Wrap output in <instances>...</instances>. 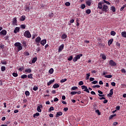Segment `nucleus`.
I'll list each match as a JSON object with an SVG mask.
<instances>
[{"instance_id": "26", "label": "nucleus", "mask_w": 126, "mask_h": 126, "mask_svg": "<svg viewBox=\"0 0 126 126\" xmlns=\"http://www.w3.org/2000/svg\"><path fill=\"white\" fill-rule=\"evenodd\" d=\"M37 62V57H34L32 60V63H35Z\"/></svg>"}, {"instance_id": "7", "label": "nucleus", "mask_w": 126, "mask_h": 126, "mask_svg": "<svg viewBox=\"0 0 126 126\" xmlns=\"http://www.w3.org/2000/svg\"><path fill=\"white\" fill-rule=\"evenodd\" d=\"M7 34V32L5 31V30H3L0 32V35H5Z\"/></svg>"}, {"instance_id": "48", "label": "nucleus", "mask_w": 126, "mask_h": 126, "mask_svg": "<svg viewBox=\"0 0 126 126\" xmlns=\"http://www.w3.org/2000/svg\"><path fill=\"white\" fill-rule=\"evenodd\" d=\"M25 11H29L30 10V8L29 7H25Z\"/></svg>"}, {"instance_id": "3", "label": "nucleus", "mask_w": 126, "mask_h": 126, "mask_svg": "<svg viewBox=\"0 0 126 126\" xmlns=\"http://www.w3.org/2000/svg\"><path fill=\"white\" fill-rule=\"evenodd\" d=\"M109 10V7L106 5V4H104L103 5L102 8V11H103V12H107Z\"/></svg>"}, {"instance_id": "40", "label": "nucleus", "mask_w": 126, "mask_h": 126, "mask_svg": "<svg viewBox=\"0 0 126 126\" xmlns=\"http://www.w3.org/2000/svg\"><path fill=\"white\" fill-rule=\"evenodd\" d=\"M85 7H86V6H85V4H82L81 5V8L82 9H84V8H85Z\"/></svg>"}, {"instance_id": "41", "label": "nucleus", "mask_w": 126, "mask_h": 126, "mask_svg": "<svg viewBox=\"0 0 126 126\" xmlns=\"http://www.w3.org/2000/svg\"><path fill=\"white\" fill-rule=\"evenodd\" d=\"M67 79H62L61 81H60V82L61 83H63L64 82H65V81H67Z\"/></svg>"}, {"instance_id": "17", "label": "nucleus", "mask_w": 126, "mask_h": 126, "mask_svg": "<svg viewBox=\"0 0 126 126\" xmlns=\"http://www.w3.org/2000/svg\"><path fill=\"white\" fill-rule=\"evenodd\" d=\"M55 82V79L53 80H50L49 82L47 83V86H50L52 84V83H54Z\"/></svg>"}, {"instance_id": "53", "label": "nucleus", "mask_w": 126, "mask_h": 126, "mask_svg": "<svg viewBox=\"0 0 126 126\" xmlns=\"http://www.w3.org/2000/svg\"><path fill=\"white\" fill-rule=\"evenodd\" d=\"M65 5H66V6H69V5H70V2H65Z\"/></svg>"}, {"instance_id": "13", "label": "nucleus", "mask_w": 126, "mask_h": 126, "mask_svg": "<svg viewBox=\"0 0 126 126\" xmlns=\"http://www.w3.org/2000/svg\"><path fill=\"white\" fill-rule=\"evenodd\" d=\"M25 72H26L27 73H31L32 72V70L31 68H27L25 70Z\"/></svg>"}, {"instance_id": "22", "label": "nucleus", "mask_w": 126, "mask_h": 126, "mask_svg": "<svg viewBox=\"0 0 126 126\" xmlns=\"http://www.w3.org/2000/svg\"><path fill=\"white\" fill-rule=\"evenodd\" d=\"M61 38L62 39H66V38H67V35L65 33H63L62 34Z\"/></svg>"}, {"instance_id": "43", "label": "nucleus", "mask_w": 126, "mask_h": 126, "mask_svg": "<svg viewBox=\"0 0 126 126\" xmlns=\"http://www.w3.org/2000/svg\"><path fill=\"white\" fill-rule=\"evenodd\" d=\"M90 77V73H87V76L86 77V80H88V79H89Z\"/></svg>"}, {"instance_id": "42", "label": "nucleus", "mask_w": 126, "mask_h": 126, "mask_svg": "<svg viewBox=\"0 0 126 126\" xmlns=\"http://www.w3.org/2000/svg\"><path fill=\"white\" fill-rule=\"evenodd\" d=\"M86 13L87 14H90L91 13V10L88 9L86 11Z\"/></svg>"}, {"instance_id": "62", "label": "nucleus", "mask_w": 126, "mask_h": 126, "mask_svg": "<svg viewBox=\"0 0 126 126\" xmlns=\"http://www.w3.org/2000/svg\"><path fill=\"white\" fill-rule=\"evenodd\" d=\"M92 84H97L98 83V81H94L93 82H92Z\"/></svg>"}, {"instance_id": "45", "label": "nucleus", "mask_w": 126, "mask_h": 126, "mask_svg": "<svg viewBox=\"0 0 126 126\" xmlns=\"http://www.w3.org/2000/svg\"><path fill=\"white\" fill-rule=\"evenodd\" d=\"M93 88H96V87H97V88H100L101 86L99 85H96L93 86Z\"/></svg>"}, {"instance_id": "20", "label": "nucleus", "mask_w": 126, "mask_h": 126, "mask_svg": "<svg viewBox=\"0 0 126 126\" xmlns=\"http://www.w3.org/2000/svg\"><path fill=\"white\" fill-rule=\"evenodd\" d=\"M91 3H92V2L90 0H88L86 1V4H87V5H88V6H91Z\"/></svg>"}, {"instance_id": "56", "label": "nucleus", "mask_w": 126, "mask_h": 126, "mask_svg": "<svg viewBox=\"0 0 126 126\" xmlns=\"http://www.w3.org/2000/svg\"><path fill=\"white\" fill-rule=\"evenodd\" d=\"M104 3H106V4H108L109 5H110V4H111V3H110V2H109L108 1L104 0Z\"/></svg>"}, {"instance_id": "60", "label": "nucleus", "mask_w": 126, "mask_h": 126, "mask_svg": "<svg viewBox=\"0 0 126 126\" xmlns=\"http://www.w3.org/2000/svg\"><path fill=\"white\" fill-rule=\"evenodd\" d=\"M121 72H122V73H126V69H125L124 68L121 69Z\"/></svg>"}, {"instance_id": "64", "label": "nucleus", "mask_w": 126, "mask_h": 126, "mask_svg": "<svg viewBox=\"0 0 126 126\" xmlns=\"http://www.w3.org/2000/svg\"><path fill=\"white\" fill-rule=\"evenodd\" d=\"M24 70V67H20L19 68V70H20V71H22V70Z\"/></svg>"}, {"instance_id": "8", "label": "nucleus", "mask_w": 126, "mask_h": 126, "mask_svg": "<svg viewBox=\"0 0 126 126\" xmlns=\"http://www.w3.org/2000/svg\"><path fill=\"white\" fill-rule=\"evenodd\" d=\"M64 47V45H63V44H62L59 48V49H58V52L59 53H61V51L62 50H63V47Z\"/></svg>"}, {"instance_id": "63", "label": "nucleus", "mask_w": 126, "mask_h": 126, "mask_svg": "<svg viewBox=\"0 0 126 126\" xmlns=\"http://www.w3.org/2000/svg\"><path fill=\"white\" fill-rule=\"evenodd\" d=\"M111 85H112V86L115 87V86H116V83H115L114 82H111Z\"/></svg>"}, {"instance_id": "30", "label": "nucleus", "mask_w": 126, "mask_h": 126, "mask_svg": "<svg viewBox=\"0 0 126 126\" xmlns=\"http://www.w3.org/2000/svg\"><path fill=\"white\" fill-rule=\"evenodd\" d=\"M28 78H30V79H33V74H30L28 75Z\"/></svg>"}, {"instance_id": "6", "label": "nucleus", "mask_w": 126, "mask_h": 126, "mask_svg": "<svg viewBox=\"0 0 126 126\" xmlns=\"http://www.w3.org/2000/svg\"><path fill=\"white\" fill-rule=\"evenodd\" d=\"M104 2H99L97 4V6H98V8H99V9H102V8H103V5Z\"/></svg>"}, {"instance_id": "52", "label": "nucleus", "mask_w": 126, "mask_h": 126, "mask_svg": "<svg viewBox=\"0 0 126 126\" xmlns=\"http://www.w3.org/2000/svg\"><path fill=\"white\" fill-rule=\"evenodd\" d=\"M24 54L25 56H29V55H30V54H29V52L28 51L25 52Z\"/></svg>"}, {"instance_id": "11", "label": "nucleus", "mask_w": 126, "mask_h": 126, "mask_svg": "<svg viewBox=\"0 0 126 126\" xmlns=\"http://www.w3.org/2000/svg\"><path fill=\"white\" fill-rule=\"evenodd\" d=\"M46 43H47V40L46 39H43V40L40 41V44L42 46H45Z\"/></svg>"}, {"instance_id": "24", "label": "nucleus", "mask_w": 126, "mask_h": 126, "mask_svg": "<svg viewBox=\"0 0 126 126\" xmlns=\"http://www.w3.org/2000/svg\"><path fill=\"white\" fill-rule=\"evenodd\" d=\"M40 116V113L36 112L35 114H33V118H36V117H39Z\"/></svg>"}, {"instance_id": "55", "label": "nucleus", "mask_w": 126, "mask_h": 126, "mask_svg": "<svg viewBox=\"0 0 126 126\" xmlns=\"http://www.w3.org/2000/svg\"><path fill=\"white\" fill-rule=\"evenodd\" d=\"M122 88H126V84H122L121 85Z\"/></svg>"}, {"instance_id": "35", "label": "nucleus", "mask_w": 126, "mask_h": 126, "mask_svg": "<svg viewBox=\"0 0 126 126\" xmlns=\"http://www.w3.org/2000/svg\"><path fill=\"white\" fill-rule=\"evenodd\" d=\"M27 75L26 74L22 75L21 76V78H22L23 79H25V78H27Z\"/></svg>"}, {"instance_id": "23", "label": "nucleus", "mask_w": 126, "mask_h": 126, "mask_svg": "<svg viewBox=\"0 0 126 126\" xmlns=\"http://www.w3.org/2000/svg\"><path fill=\"white\" fill-rule=\"evenodd\" d=\"M1 63H2V64L6 65V64H7V62L5 61V60H1Z\"/></svg>"}, {"instance_id": "51", "label": "nucleus", "mask_w": 126, "mask_h": 126, "mask_svg": "<svg viewBox=\"0 0 126 126\" xmlns=\"http://www.w3.org/2000/svg\"><path fill=\"white\" fill-rule=\"evenodd\" d=\"M73 59V57H72V56H70L68 58V61H72Z\"/></svg>"}, {"instance_id": "9", "label": "nucleus", "mask_w": 126, "mask_h": 126, "mask_svg": "<svg viewBox=\"0 0 126 126\" xmlns=\"http://www.w3.org/2000/svg\"><path fill=\"white\" fill-rule=\"evenodd\" d=\"M20 30V28L16 27L14 30V33H15V34H16V33H18V32H19Z\"/></svg>"}, {"instance_id": "39", "label": "nucleus", "mask_w": 126, "mask_h": 126, "mask_svg": "<svg viewBox=\"0 0 126 126\" xmlns=\"http://www.w3.org/2000/svg\"><path fill=\"white\" fill-rule=\"evenodd\" d=\"M125 7H126V4L124 5L123 6H122L120 8V11H123V10H124V9H125Z\"/></svg>"}, {"instance_id": "21", "label": "nucleus", "mask_w": 126, "mask_h": 126, "mask_svg": "<svg viewBox=\"0 0 126 126\" xmlns=\"http://www.w3.org/2000/svg\"><path fill=\"white\" fill-rule=\"evenodd\" d=\"M100 56H101L102 60H104V61L107 59V57H106V56L104 54H101Z\"/></svg>"}, {"instance_id": "50", "label": "nucleus", "mask_w": 126, "mask_h": 126, "mask_svg": "<svg viewBox=\"0 0 126 126\" xmlns=\"http://www.w3.org/2000/svg\"><path fill=\"white\" fill-rule=\"evenodd\" d=\"M0 49H4V45L2 43L0 44Z\"/></svg>"}, {"instance_id": "25", "label": "nucleus", "mask_w": 126, "mask_h": 126, "mask_svg": "<svg viewBox=\"0 0 126 126\" xmlns=\"http://www.w3.org/2000/svg\"><path fill=\"white\" fill-rule=\"evenodd\" d=\"M116 116H117L116 114L110 115V116L109 118V120L113 119V118H114V117H116Z\"/></svg>"}, {"instance_id": "32", "label": "nucleus", "mask_w": 126, "mask_h": 126, "mask_svg": "<svg viewBox=\"0 0 126 126\" xmlns=\"http://www.w3.org/2000/svg\"><path fill=\"white\" fill-rule=\"evenodd\" d=\"M122 36H123L124 38H126V32H123L122 33Z\"/></svg>"}, {"instance_id": "1", "label": "nucleus", "mask_w": 126, "mask_h": 126, "mask_svg": "<svg viewBox=\"0 0 126 126\" xmlns=\"http://www.w3.org/2000/svg\"><path fill=\"white\" fill-rule=\"evenodd\" d=\"M15 47H17V50L18 52H20L21 50L23 49V47L21 45V43L20 42H16L14 44Z\"/></svg>"}, {"instance_id": "4", "label": "nucleus", "mask_w": 126, "mask_h": 126, "mask_svg": "<svg viewBox=\"0 0 126 126\" xmlns=\"http://www.w3.org/2000/svg\"><path fill=\"white\" fill-rule=\"evenodd\" d=\"M109 64L111 66H116L117 65V63L113 60L109 61Z\"/></svg>"}, {"instance_id": "34", "label": "nucleus", "mask_w": 126, "mask_h": 126, "mask_svg": "<svg viewBox=\"0 0 126 126\" xmlns=\"http://www.w3.org/2000/svg\"><path fill=\"white\" fill-rule=\"evenodd\" d=\"M110 34H111V36H115V35H116V32H115L114 31H112L110 32Z\"/></svg>"}, {"instance_id": "54", "label": "nucleus", "mask_w": 126, "mask_h": 126, "mask_svg": "<svg viewBox=\"0 0 126 126\" xmlns=\"http://www.w3.org/2000/svg\"><path fill=\"white\" fill-rule=\"evenodd\" d=\"M95 113H97V114L100 116V115H101V113H100V111H99V110H95Z\"/></svg>"}, {"instance_id": "5", "label": "nucleus", "mask_w": 126, "mask_h": 126, "mask_svg": "<svg viewBox=\"0 0 126 126\" xmlns=\"http://www.w3.org/2000/svg\"><path fill=\"white\" fill-rule=\"evenodd\" d=\"M17 18L15 17L13 19L12 25H13V26H17Z\"/></svg>"}, {"instance_id": "49", "label": "nucleus", "mask_w": 126, "mask_h": 126, "mask_svg": "<svg viewBox=\"0 0 126 126\" xmlns=\"http://www.w3.org/2000/svg\"><path fill=\"white\" fill-rule=\"evenodd\" d=\"M1 71H4L5 70V66H2L1 67Z\"/></svg>"}, {"instance_id": "59", "label": "nucleus", "mask_w": 126, "mask_h": 126, "mask_svg": "<svg viewBox=\"0 0 126 126\" xmlns=\"http://www.w3.org/2000/svg\"><path fill=\"white\" fill-rule=\"evenodd\" d=\"M21 27L22 29H25L26 26L25 25H21Z\"/></svg>"}, {"instance_id": "14", "label": "nucleus", "mask_w": 126, "mask_h": 126, "mask_svg": "<svg viewBox=\"0 0 126 126\" xmlns=\"http://www.w3.org/2000/svg\"><path fill=\"white\" fill-rule=\"evenodd\" d=\"M40 42H41V37L40 36H38L35 38L36 43H40Z\"/></svg>"}, {"instance_id": "18", "label": "nucleus", "mask_w": 126, "mask_h": 126, "mask_svg": "<svg viewBox=\"0 0 126 126\" xmlns=\"http://www.w3.org/2000/svg\"><path fill=\"white\" fill-rule=\"evenodd\" d=\"M113 41H114V39L113 38L109 40L108 42V46H111V45H112Z\"/></svg>"}, {"instance_id": "58", "label": "nucleus", "mask_w": 126, "mask_h": 126, "mask_svg": "<svg viewBox=\"0 0 126 126\" xmlns=\"http://www.w3.org/2000/svg\"><path fill=\"white\" fill-rule=\"evenodd\" d=\"M79 85L81 86V85H83V81H80L79 83H78Z\"/></svg>"}, {"instance_id": "37", "label": "nucleus", "mask_w": 126, "mask_h": 126, "mask_svg": "<svg viewBox=\"0 0 126 126\" xmlns=\"http://www.w3.org/2000/svg\"><path fill=\"white\" fill-rule=\"evenodd\" d=\"M25 95L26 96H30V93L29 92V91H27L25 92Z\"/></svg>"}, {"instance_id": "29", "label": "nucleus", "mask_w": 126, "mask_h": 126, "mask_svg": "<svg viewBox=\"0 0 126 126\" xmlns=\"http://www.w3.org/2000/svg\"><path fill=\"white\" fill-rule=\"evenodd\" d=\"M20 20H21V21H24V20H25V15L22 16Z\"/></svg>"}, {"instance_id": "16", "label": "nucleus", "mask_w": 126, "mask_h": 126, "mask_svg": "<svg viewBox=\"0 0 126 126\" xmlns=\"http://www.w3.org/2000/svg\"><path fill=\"white\" fill-rule=\"evenodd\" d=\"M83 56V55L82 54H80L77 55L75 58L76 59H77V60H79L80 58H81V57H82Z\"/></svg>"}, {"instance_id": "46", "label": "nucleus", "mask_w": 126, "mask_h": 126, "mask_svg": "<svg viewBox=\"0 0 126 126\" xmlns=\"http://www.w3.org/2000/svg\"><path fill=\"white\" fill-rule=\"evenodd\" d=\"M33 90L34 91H37V90H38V87H37L36 86H34L33 87Z\"/></svg>"}, {"instance_id": "57", "label": "nucleus", "mask_w": 126, "mask_h": 126, "mask_svg": "<svg viewBox=\"0 0 126 126\" xmlns=\"http://www.w3.org/2000/svg\"><path fill=\"white\" fill-rule=\"evenodd\" d=\"M64 112H67L68 111V107H65L63 109Z\"/></svg>"}, {"instance_id": "44", "label": "nucleus", "mask_w": 126, "mask_h": 126, "mask_svg": "<svg viewBox=\"0 0 126 126\" xmlns=\"http://www.w3.org/2000/svg\"><path fill=\"white\" fill-rule=\"evenodd\" d=\"M71 95H76V94H77V92L73 91L71 92L70 93Z\"/></svg>"}, {"instance_id": "61", "label": "nucleus", "mask_w": 126, "mask_h": 126, "mask_svg": "<svg viewBox=\"0 0 126 126\" xmlns=\"http://www.w3.org/2000/svg\"><path fill=\"white\" fill-rule=\"evenodd\" d=\"M116 109L117 111H119L120 109H121L120 106H117L116 107Z\"/></svg>"}, {"instance_id": "36", "label": "nucleus", "mask_w": 126, "mask_h": 126, "mask_svg": "<svg viewBox=\"0 0 126 126\" xmlns=\"http://www.w3.org/2000/svg\"><path fill=\"white\" fill-rule=\"evenodd\" d=\"M55 110V108H54L53 106H51L50 107L49 109V112H51V111H54Z\"/></svg>"}, {"instance_id": "28", "label": "nucleus", "mask_w": 126, "mask_h": 126, "mask_svg": "<svg viewBox=\"0 0 126 126\" xmlns=\"http://www.w3.org/2000/svg\"><path fill=\"white\" fill-rule=\"evenodd\" d=\"M59 87H60V85L56 83L53 85V88H59Z\"/></svg>"}, {"instance_id": "19", "label": "nucleus", "mask_w": 126, "mask_h": 126, "mask_svg": "<svg viewBox=\"0 0 126 126\" xmlns=\"http://www.w3.org/2000/svg\"><path fill=\"white\" fill-rule=\"evenodd\" d=\"M59 116H63V112H58L57 113L56 117L58 118Z\"/></svg>"}, {"instance_id": "33", "label": "nucleus", "mask_w": 126, "mask_h": 126, "mask_svg": "<svg viewBox=\"0 0 126 126\" xmlns=\"http://www.w3.org/2000/svg\"><path fill=\"white\" fill-rule=\"evenodd\" d=\"M104 77H105V78H112L113 76L112 75H105Z\"/></svg>"}, {"instance_id": "15", "label": "nucleus", "mask_w": 126, "mask_h": 126, "mask_svg": "<svg viewBox=\"0 0 126 126\" xmlns=\"http://www.w3.org/2000/svg\"><path fill=\"white\" fill-rule=\"evenodd\" d=\"M113 91V89H111L110 91L109 94H107V96L111 97L112 96V95H113V94H114V92Z\"/></svg>"}, {"instance_id": "12", "label": "nucleus", "mask_w": 126, "mask_h": 126, "mask_svg": "<svg viewBox=\"0 0 126 126\" xmlns=\"http://www.w3.org/2000/svg\"><path fill=\"white\" fill-rule=\"evenodd\" d=\"M21 43L23 44V47H24L25 48H26V47H27V42H26L25 40H22L21 41Z\"/></svg>"}, {"instance_id": "2", "label": "nucleus", "mask_w": 126, "mask_h": 126, "mask_svg": "<svg viewBox=\"0 0 126 126\" xmlns=\"http://www.w3.org/2000/svg\"><path fill=\"white\" fill-rule=\"evenodd\" d=\"M24 36L26 38H31V37H32V35H31V33H30V32H29V31H26V32H25L24 33Z\"/></svg>"}, {"instance_id": "38", "label": "nucleus", "mask_w": 126, "mask_h": 126, "mask_svg": "<svg viewBox=\"0 0 126 126\" xmlns=\"http://www.w3.org/2000/svg\"><path fill=\"white\" fill-rule=\"evenodd\" d=\"M12 75L14 77H17L18 76V74H17V73L13 72Z\"/></svg>"}, {"instance_id": "47", "label": "nucleus", "mask_w": 126, "mask_h": 126, "mask_svg": "<svg viewBox=\"0 0 126 126\" xmlns=\"http://www.w3.org/2000/svg\"><path fill=\"white\" fill-rule=\"evenodd\" d=\"M78 88L77 87L74 86L71 88V90H72V91L76 90V89H78Z\"/></svg>"}, {"instance_id": "27", "label": "nucleus", "mask_w": 126, "mask_h": 126, "mask_svg": "<svg viewBox=\"0 0 126 126\" xmlns=\"http://www.w3.org/2000/svg\"><path fill=\"white\" fill-rule=\"evenodd\" d=\"M111 10L113 11V12H116V7L115 6H112L111 7Z\"/></svg>"}, {"instance_id": "31", "label": "nucleus", "mask_w": 126, "mask_h": 126, "mask_svg": "<svg viewBox=\"0 0 126 126\" xmlns=\"http://www.w3.org/2000/svg\"><path fill=\"white\" fill-rule=\"evenodd\" d=\"M54 73V69L53 68H51L49 70V73L50 74H53Z\"/></svg>"}, {"instance_id": "10", "label": "nucleus", "mask_w": 126, "mask_h": 126, "mask_svg": "<svg viewBox=\"0 0 126 126\" xmlns=\"http://www.w3.org/2000/svg\"><path fill=\"white\" fill-rule=\"evenodd\" d=\"M41 108H43V105H40V106H37V112H39V113H41V112H42V110H41Z\"/></svg>"}]
</instances>
